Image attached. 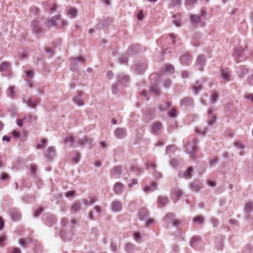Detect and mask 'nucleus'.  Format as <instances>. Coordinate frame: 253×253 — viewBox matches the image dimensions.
I'll list each match as a JSON object with an SVG mask.
<instances>
[{
    "instance_id": "1",
    "label": "nucleus",
    "mask_w": 253,
    "mask_h": 253,
    "mask_svg": "<svg viewBox=\"0 0 253 253\" xmlns=\"http://www.w3.org/2000/svg\"><path fill=\"white\" fill-rule=\"evenodd\" d=\"M191 140V139H185L184 140V144L186 152L193 157L197 148V144L198 141L196 138L192 140V142Z\"/></svg>"
},
{
    "instance_id": "2",
    "label": "nucleus",
    "mask_w": 253,
    "mask_h": 253,
    "mask_svg": "<svg viewBox=\"0 0 253 253\" xmlns=\"http://www.w3.org/2000/svg\"><path fill=\"white\" fill-rule=\"evenodd\" d=\"M85 59L84 57H71L70 58V69L73 71H78L79 63L84 64Z\"/></svg>"
},
{
    "instance_id": "3",
    "label": "nucleus",
    "mask_w": 253,
    "mask_h": 253,
    "mask_svg": "<svg viewBox=\"0 0 253 253\" xmlns=\"http://www.w3.org/2000/svg\"><path fill=\"white\" fill-rule=\"evenodd\" d=\"M165 220L166 221L171 222L174 226H177L180 224V221L175 218V215L172 213H168L165 217Z\"/></svg>"
},
{
    "instance_id": "4",
    "label": "nucleus",
    "mask_w": 253,
    "mask_h": 253,
    "mask_svg": "<svg viewBox=\"0 0 253 253\" xmlns=\"http://www.w3.org/2000/svg\"><path fill=\"white\" fill-rule=\"evenodd\" d=\"M111 211L114 212H119L122 209V203L121 201L115 200L111 204Z\"/></svg>"
},
{
    "instance_id": "5",
    "label": "nucleus",
    "mask_w": 253,
    "mask_h": 253,
    "mask_svg": "<svg viewBox=\"0 0 253 253\" xmlns=\"http://www.w3.org/2000/svg\"><path fill=\"white\" fill-rule=\"evenodd\" d=\"M32 30L35 34L39 35L42 32V29L40 26L39 22L37 20H33L31 23Z\"/></svg>"
},
{
    "instance_id": "6",
    "label": "nucleus",
    "mask_w": 253,
    "mask_h": 253,
    "mask_svg": "<svg viewBox=\"0 0 253 253\" xmlns=\"http://www.w3.org/2000/svg\"><path fill=\"white\" fill-rule=\"evenodd\" d=\"M126 133V129L125 128H118L114 131V135L118 139L125 138Z\"/></svg>"
},
{
    "instance_id": "7",
    "label": "nucleus",
    "mask_w": 253,
    "mask_h": 253,
    "mask_svg": "<svg viewBox=\"0 0 253 253\" xmlns=\"http://www.w3.org/2000/svg\"><path fill=\"white\" fill-rule=\"evenodd\" d=\"M125 188V185L121 182H118L115 183L113 187V191L117 195H121Z\"/></svg>"
},
{
    "instance_id": "8",
    "label": "nucleus",
    "mask_w": 253,
    "mask_h": 253,
    "mask_svg": "<svg viewBox=\"0 0 253 253\" xmlns=\"http://www.w3.org/2000/svg\"><path fill=\"white\" fill-rule=\"evenodd\" d=\"M43 7L46 11H49L50 13H53L57 10V5L49 2L44 3Z\"/></svg>"
},
{
    "instance_id": "9",
    "label": "nucleus",
    "mask_w": 253,
    "mask_h": 253,
    "mask_svg": "<svg viewBox=\"0 0 253 253\" xmlns=\"http://www.w3.org/2000/svg\"><path fill=\"white\" fill-rule=\"evenodd\" d=\"M243 52L244 49L242 47L237 46L234 49L233 56L238 61L242 57Z\"/></svg>"
},
{
    "instance_id": "10",
    "label": "nucleus",
    "mask_w": 253,
    "mask_h": 253,
    "mask_svg": "<svg viewBox=\"0 0 253 253\" xmlns=\"http://www.w3.org/2000/svg\"><path fill=\"white\" fill-rule=\"evenodd\" d=\"M205 57L203 55H199L196 60V66L197 67L198 69L200 70H202V68L205 65Z\"/></svg>"
},
{
    "instance_id": "11",
    "label": "nucleus",
    "mask_w": 253,
    "mask_h": 253,
    "mask_svg": "<svg viewBox=\"0 0 253 253\" xmlns=\"http://www.w3.org/2000/svg\"><path fill=\"white\" fill-rule=\"evenodd\" d=\"M193 101L191 97H186L182 98L180 102V104L181 107H187L192 105Z\"/></svg>"
},
{
    "instance_id": "12",
    "label": "nucleus",
    "mask_w": 253,
    "mask_h": 253,
    "mask_svg": "<svg viewBox=\"0 0 253 253\" xmlns=\"http://www.w3.org/2000/svg\"><path fill=\"white\" fill-rule=\"evenodd\" d=\"M221 78L226 81L231 80L230 71L228 68L221 70L220 72Z\"/></svg>"
},
{
    "instance_id": "13",
    "label": "nucleus",
    "mask_w": 253,
    "mask_h": 253,
    "mask_svg": "<svg viewBox=\"0 0 253 253\" xmlns=\"http://www.w3.org/2000/svg\"><path fill=\"white\" fill-rule=\"evenodd\" d=\"M162 124L160 122H156L154 123L151 127V132L152 133L158 132L162 128Z\"/></svg>"
},
{
    "instance_id": "14",
    "label": "nucleus",
    "mask_w": 253,
    "mask_h": 253,
    "mask_svg": "<svg viewBox=\"0 0 253 253\" xmlns=\"http://www.w3.org/2000/svg\"><path fill=\"white\" fill-rule=\"evenodd\" d=\"M208 113L209 116H211V117H210V116L209 117V119L208 120V124L209 126H212L214 124L216 121V117L215 116H212L213 111L212 109L211 108L209 109Z\"/></svg>"
},
{
    "instance_id": "15",
    "label": "nucleus",
    "mask_w": 253,
    "mask_h": 253,
    "mask_svg": "<svg viewBox=\"0 0 253 253\" xmlns=\"http://www.w3.org/2000/svg\"><path fill=\"white\" fill-rule=\"evenodd\" d=\"M191 56L189 53L185 54L180 58V61L183 65L188 64L191 61Z\"/></svg>"
},
{
    "instance_id": "16",
    "label": "nucleus",
    "mask_w": 253,
    "mask_h": 253,
    "mask_svg": "<svg viewBox=\"0 0 253 253\" xmlns=\"http://www.w3.org/2000/svg\"><path fill=\"white\" fill-rule=\"evenodd\" d=\"M92 139L88 137H84L78 140L77 144L78 146H82L85 144H91L92 142Z\"/></svg>"
},
{
    "instance_id": "17",
    "label": "nucleus",
    "mask_w": 253,
    "mask_h": 253,
    "mask_svg": "<svg viewBox=\"0 0 253 253\" xmlns=\"http://www.w3.org/2000/svg\"><path fill=\"white\" fill-rule=\"evenodd\" d=\"M10 215L12 219L14 221H17L21 218V213L17 209L11 210Z\"/></svg>"
},
{
    "instance_id": "18",
    "label": "nucleus",
    "mask_w": 253,
    "mask_h": 253,
    "mask_svg": "<svg viewBox=\"0 0 253 253\" xmlns=\"http://www.w3.org/2000/svg\"><path fill=\"white\" fill-rule=\"evenodd\" d=\"M122 167H116L111 170V175L114 177L119 178L122 173Z\"/></svg>"
},
{
    "instance_id": "19",
    "label": "nucleus",
    "mask_w": 253,
    "mask_h": 253,
    "mask_svg": "<svg viewBox=\"0 0 253 253\" xmlns=\"http://www.w3.org/2000/svg\"><path fill=\"white\" fill-rule=\"evenodd\" d=\"M83 95V92L79 91L78 95L73 98L74 102L79 106H83L84 102L81 99V96Z\"/></svg>"
},
{
    "instance_id": "20",
    "label": "nucleus",
    "mask_w": 253,
    "mask_h": 253,
    "mask_svg": "<svg viewBox=\"0 0 253 253\" xmlns=\"http://www.w3.org/2000/svg\"><path fill=\"white\" fill-rule=\"evenodd\" d=\"M148 215V211L146 209L143 208L139 210L138 216L140 220H145L147 217Z\"/></svg>"
},
{
    "instance_id": "21",
    "label": "nucleus",
    "mask_w": 253,
    "mask_h": 253,
    "mask_svg": "<svg viewBox=\"0 0 253 253\" xmlns=\"http://www.w3.org/2000/svg\"><path fill=\"white\" fill-rule=\"evenodd\" d=\"M16 87L15 86H9L6 90V94L8 96L12 98H14L16 95Z\"/></svg>"
},
{
    "instance_id": "22",
    "label": "nucleus",
    "mask_w": 253,
    "mask_h": 253,
    "mask_svg": "<svg viewBox=\"0 0 253 253\" xmlns=\"http://www.w3.org/2000/svg\"><path fill=\"white\" fill-rule=\"evenodd\" d=\"M190 188L194 192H198L201 188V183L198 181H193L190 185Z\"/></svg>"
},
{
    "instance_id": "23",
    "label": "nucleus",
    "mask_w": 253,
    "mask_h": 253,
    "mask_svg": "<svg viewBox=\"0 0 253 253\" xmlns=\"http://www.w3.org/2000/svg\"><path fill=\"white\" fill-rule=\"evenodd\" d=\"M147 69V65L145 64L137 65L135 66V72L137 74H143Z\"/></svg>"
},
{
    "instance_id": "24",
    "label": "nucleus",
    "mask_w": 253,
    "mask_h": 253,
    "mask_svg": "<svg viewBox=\"0 0 253 253\" xmlns=\"http://www.w3.org/2000/svg\"><path fill=\"white\" fill-rule=\"evenodd\" d=\"M190 21L193 24L200 23L201 21V17L197 15L191 14L190 16Z\"/></svg>"
},
{
    "instance_id": "25",
    "label": "nucleus",
    "mask_w": 253,
    "mask_h": 253,
    "mask_svg": "<svg viewBox=\"0 0 253 253\" xmlns=\"http://www.w3.org/2000/svg\"><path fill=\"white\" fill-rule=\"evenodd\" d=\"M172 22L177 27L181 26V15L180 14H174L172 16Z\"/></svg>"
},
{
    "instance_id": "26",
    "label": "nucleus",
    "mask_w": 253,
    "mask_h": 253,
    "mask_svg": "<svg viewBox=\"0 0 253 253\" xmlns=\"http://www.w3.org/2000/svg\"><path fill=\"white\" fill-rule=\"evenodd\" d=\"M60 18V15H57L53 17L50 20L48 21V26L49 27H55L57 26L56 21L59 20Z\"/></svg>"
},
{
    "instance_id": "27",
    "label": "nucleus",
    "mask_w": 253,
    "mask_h": 253,
    "mask_svg": "<svg viewBox=\"0 0 253 253\" xmlns=\"http://www.w3.org/2000/svg\"><path fill=\"white\" fill-rule=\"evenodd\" d=\"M96 201V199L95 197H89L88 199H83L82 202L84 205L87 206L94 204Z\"/></svg>"
},
{
    "instance_id": "28",
    "label": "nucleus",
    "mask_w": 253,
    "mask_h": 253,
    "mask_svg": "<svg viewBox=\"0 0 253 253\" xmlns=\"http://www.w3.org/2000/svg\"><path fill=\"white\" fill-rule=\"evenodd\" d=\"M77 9L75 7H71L67 12V15L71 18H75L77 15Z\"/></svg>"
},
{
    "instance_id": "29",
    "label": "nucleus",
    "mask_w": 253,
    "mask_h": 253,
    "mask_svg": "<svg viewBox=\"0 0 253 253\" xmlns=\"http://www.w3.org/2000/svg\"><path fill=\"white\" fill-rule=\"evenodd\" d=\"M56 222V218L54 216L52 215H49L47 216L45 221V224L49 226H52Z\"/></svg>"
},
{
    "instance_id": "30",
    "label": "nucleus",
    "mask_w": 253,
    "mask_h": 253,
    "mask_svg": "<svg viewBox=\"0 0 253 253\" xmlns=\"http://www.w3.org/2000/svg\"><path fill=\"white\" fill-rule=\"evenodd\" d=\"M157 185L156 183L153 182L151 185L145 186L144 188V191L147 193L153 192L157 188Z\"/></svg>"
},
{
    "instance_id": "31",
    "label": "nucleus",
    "mask_w": 253,
    "mask_h": 253,
    "mask_svg": "<svg viewBox=\"0 0 253 253\" xmlns=\"http://www.w3.org/2000/svg\"><path fill=\"white\" fill-rule=\"evenodd\" d=\"M10 63L9 62H3L0 65V72H3L6 71L9 67Z\"/></svg>"
},
{
    "instance_id": "32",
    "label": "nucleus",
    "mask_w": 253,
    "mask_h": 253,
    "mask_svg": "<svg viewBox=\"0 0 253 253\" xmlns=\"http://www.w3.org/2000/svg\"><path fill=\"white\" fill-rule=\"evenodd\" d=\"M118 80L119 82L127 83L129 81V78L127 75L121 73L118 75Z\"/></svg>"
},
{
    "instance_id": "33",
    "label": "nucleus",
    "mask_w": 253,
    "mask_h": 253,
    "mask_svg": "<svg viewBox=\"0 0 253 253\" xmlns=\"http://www.w3.org/2000/svg\"><path fill=\"white\" fill-rule=\"evenodd\" d=\"M55 149L54 147H50L47 151L46 156L48 159H51L55 155Z\"/></svg>"
},
{
    "instance_id": "34",
    "label": "nucleus",
    "mask_w": 253,
    "mask_h": 253,
    "mask_svg": "<svg viewBox=\"0 0 253 253\" xmlns=\"http://www.w3.org/2000/svg\"><path fill=\"white\" fill-rule=\"evenodd\" d=\"M201 85L202 83L198 81L196 82L195 84L193 86V90L196 94L201 90Z\"/></svg>"
},
{
    "instance_id": "35",
    "label": "nucleus",
    "mask_w": 253,
    "mask_h": 253,
    "mask_svg": "<svg viewBox=\"0 0 253 253\" xmlns=\"http://www.w3.org/2000/svg\"><path fill=\"white\" fill-rule=\"evenodd\" d=\"M168 199L166 197L160 196L158 198V205H161L162 207H163L166 205L168 203Z\"/></svg>"
},
{
    "instance_id": "36",
    "label": "nucleus",
    "mask_w": 253,
    "mask_h": 253,
    "mask_svg": "<svg viewBox=\"0 0 253 253\" xmlns=\"http://www.w3.org/2000/svg\"><path fill=\"white\" fill-rule=\"evenodd\" d=\"M135 246L130 243H127L125 246V251L127 253H131L133 250L134 249Z\"/></svg>"
},
{
    "instance_id": "37",
    "label": "nucleus",
    "mask_w": 253,
    "mask_h": 253,
    "mask_svg": "<svg viewBox=\"0 0 253 253\" xmlns=\"http://www.w3.org/2000/svg\"><path fill=\"white\" fill-rule=\"evenodd\" d=\"M201 241V239L199 237H198V236H195V237H193L192 239H191V241L190 242V246L194 248L195 247H196L199 242H200Z\"/></svg>"
},
{
    "instance_id": "38",
    "label": "nucleus",
    "mask_w": 253,
    "mask_h": 253,
    "mask_svg": "<svg viewBox=\"0 0 253 253\" xmlns=\"http://www.w3.org/2000/svg\"><path fill=\"white\" fill-rule=\"evenodd\" d=\"M193 171V169L192 167L189 168L186 171L182 174V177L188 179L191 177V173Z\"/></svg>"
},
{
    "instance_id": "39",
    "label": "nucleus",
    "mask_w": 253,
    "mask_h": 253,
    "mask_svg": "<svg viewBox=\"0 0 253 253\" xmlns=\"http://www.w3.org/2000/svg\"><path fill=\"white\" fill-rule=\"evenodd\" d=\"M171 194L179 198L182 195V191L178 188H175L171 190Z\"/></svg>"
},
{
    "instance_id": "40",
    "label": "nucleus",
    "mask_w": 253,
    "mask_h": 253,
    "mask_svg": "<svg viewBox=\"0 0 253 253\" xmlns=\"http://www.w3.org/2000/svg\"><path fill=\"white\" fill-rule=\"evenodd\" d=\"M150 90L154 94V95L157 96L159 94L160 90L157 84L151 86L150 87Z\"/></svg>"
},
{
    "instance_id": "41",
    "label": "nucleus",
    "mask_w": 253,
    "mask_h": 253,
    "mask_svg": "<svg viewBox=\"0 0 253 253\" xmlns=\"http://www.w3.org/2000/svg\"><path fill=\"white\" fill-rule=\"evenodd\" d=\"M65 141L69 142L71 147H74L76 146L74 142V138L72 135H68L65 138Z\"/></svg>"
},
{
    "instance_id": "42",
    "label": "nucleus",
    "mask_w": 253,
    "mask_h": 253,
    "mask_svg": "<svg viewBox=\"0 0 253 253\" xmlns=\"http://www.w3.org/2000/svg\"><path fill=\"white\" fill-rule=\"evenodd\" d=\"M253 211V204L251 202H248L245 206V212L249 214Z\"/></svg>"
},
{
    "instance_id": "43",
    "label": "nucleus",
    "mask_w": 253,
    "mask_h": 253,
    "mask_svg": "<svg viewBox=\"0 0 253 253\" xmlns=\"http://www.w3.org/2000/svg\"><path fill=\"white\" fill-rule=\"evenodd\" d=\"M23 101L24 103L26 104L30 108H35L36 107L35 103L32 100H27L24 98L23 99Z\"/></svg>"
},
{
    "instance_id": "44",
    "label": "nucleus",
    "mask_w": 253,
    "mask_h": 253,
    "mask_svg": "<svg viewBox=\"0 0 253 253\" xmlns=\"http://www.w3.org/2000/svg\"><path fill=\"white\" fill-rule=\"evenodd\" d=\"M81 208V205L80 202H75L72 207V210L76 211H80Z\"/></svg>"
},
{
    "instance_id": "45",
    "label": "nucleus",
    "mask_w": 253,
    "mask_h": 253,
    "mask_svg": "<svg viewBox=\"0 0 253 253\" xmlns=\"http://www.w3.org/2000/svg\"><path fill=\"white\" fill-rule=\"evenodd\" d=\"M36 119V117L34 116H33L30 114L27 115L23 119V121L25 123H28L30 121H32L35 120Z\"/></svg>"
},
{
    "instance_id": "46",
    "label": "nucleus",
    "mask_w": 253,
    "mask_h": 253,
    "mask_svg": "<svg viewBox=\"0 0 253 253\" xmlns=\"http://www.w3.org/2000/svg\"><path fill=\"white\" fill-rule=\"evenodd\" d=\"M182 0H170V5L172 7H179Z\"/></svg>"
},
{
    "instance_id": "47",
    "label": "nucleus",
    "mask_w": 253,
    "mask_h": 253,
    "mask_svg": "<svg viewBox=\"0 0 253 253\" xmlns=\"http://www.w3.org/2000/svg\"><path fill=\"white\" fill-rule=\"evenodd\" d=\"M207 128L206 127H204L203 128H196L195 129V132L197 134L204 135L205 133L207 132Z\"/></svg>"
},
{
    "instance_id": "48",
    "label": "nucleus",
    "mask_w": 253,
    "mask_h": 253,
    "mask_svg": "<svg viewBox=\"0 0 253 253\" xmlns=\"http://www.w3.org/2000/svg\"><path fill=\"white\" fill-rule=\"evenodd\" d=\"M165 71L166 72L172 73L174 72V67L170 64L166 65L165 66Z\"/></svg>"
},
{
    "instance_id": "49",
    "label": "nucleus",
    "mask_w": 253,
    "mask_h": 253,
    "mask_svg": "<svg viewBox=\"0 0 253 253\" xmlns=\"http://www.w3.org/2000/svg\"><path fill=\"white\" fill-rule=\"evenodd\" d=\"M240 69L241 71H238V74H239L240 77L241 78L247 73V69L244 66L240 67Z\"/></svg>"
},
{
    "instance_id": "50",
    "label": "nucleus",
    "mask_w": 253,
    "mask_h": 253,
    "mask_svg": "<svg viewBox=\"0 0 253 253\" xmlns=\"http://www.w3.org/2000/svg\"><path fill=\"white\" fill-rule=\"evenodd\" d=\"M194 221L199 224H202L204 221V218L201 215L197 216L194 219Z\"/></svg>"
},
{
    "instance_id": "51",
    "label": "nucleus",
    "mask_w": 253,
    "mask_h": 253,
    "mask_svg": "<svg viewBox=\"0 0 253 253\" xmlns=\"http://www.w3.org/2000/svg\"><path fill=\"white\" fill-rule=\"evenodd\" d=\"M175 147L174 145H169L166 148V153L169 154L175 151Z\"/></svg>"
},
{
    "instance_id": "52",
    "label": "nucleus",
    "mask_w": 253,
    "mask_h": 253,
    "mask_svg": "<svg viewBox=\"0 0 253 253\" xmlns=\"http://www.w3.org/2000/svg\"><path fill=\"white\" fill-rule=\"evenodd\" d=\"M127 57L124 55L120 56L119 59V62L121 64H126L127 62Z\"/></svg>"
},
{
    "instance_id": "53",
    "label": "nucleus",
    "mask_w": 253,
    "mask_h": 253,
    "mask_svg": "<svg viewBox=\"0 0 253 253\" xmlns=\"http://www.w3.org/2000/svg\"><path fill=\"white\" fill-rule=\"evenodd\" d=\"M171 105V103L168 102L165 104V105H162L160 107V109L161 111H166Z\"/></svg>"
},
{
    "instance_id": "54",
    "label": "nucleus",
    "mask_w": 253,
    "mask_h": 253,
    "mask_svg": "<svg viewBox=\"0 0 253 253\" xmlns=\"http://www.w3.org/2000/svg\"><path fill=\"white\" fill-rule=\"evenodd\" d=\"M197 0H186L185 1V6L186 7H189L192 5H193L194 3L196 2Z\"/></svg>"
},
{
    "instance_id": "55",
    "label": "nucleus",
    "mask_w": 253,
    "mask_h": 253,
    "mask_svg": "<svg viewBox=\"0 0 253 253\" xmlns=\"http://www.w3.org/2000/svg\"><path fill=\"white\" fill-rule=\"evenodd\" d=\"M218 162V159L216 157L212 158L210 162L211 167L214 166Z\"/></svg>"
},
{
    "instance_id": "56",
    "label": "nucleus",
    "mask_w": 253,
    "mask_h": 253,
    "mask_svg": "<svg viewBox=\"0 0 253 253\" xmlns=\"http://www.w3.org/2000/svg\"><path fill=\"white\" fill-rule=\"evenodd\" d=\"M43 211V208H40L38 209H37L34 213V217H37L39 216L42 212Z\"/></svg>"
},
{
    "instance_id": "57",
    "label": "nucleus",
    "mask_w": 253,
    "mask_h": 253,
    "mask_svg": "<svg viewBox=\"0 0 253 253\" xmlns=\"http://www.w3.org/2000/svg\"><path fill=\"white\" fill-rule=\"evenodd\" d=\"M178 164V162L176 159H172L170 161V165L172 167H176Z\"/></svg>"
},
{
    "instance_id": "58",
    "label": "nucleus",
    "mask_w": 253,
    "mask_h": 253,
    "mask_svg": "<svg viewBox=\"0 0 253 253\" xmlns=\"http://www.w3.org/2000/svg\"><path fill=\"white\" fill-rule=\"evenodd\" d=\"M217 98H218V94L217 92H214L212 94V96H211V101L213 102V103H214L216 101L217 99Z\"/></svg>"
},
{
    "instance_id": "59",
    "label": "nucleus",
    "mask_w": 253,
    "mask_h": 253,
    "mask_svg": "<svg viewBox=\"0 0 253 253\" xmlns=\"http://www.w3.org/2000/svg\"><path fill=\"white\" fill-rule=\"evenodd\" d=\"M112 91L113 93H115L118 91V84L114 83L112 86Z\"/></svg>"
},
{
    "instance_id": "60",
    "label": "nucleus",
    "mask_w": 253,
    "mask_h": 253,
    "mask_svg": "<svg viewBox=\"0 0 253 253\" xmlns=\"http://www.w3.org/2000/svg\"><path fill=\"white\" fill-rule=\"evenodd\" d=\"M169 40L171 42L172 44H174L175 43V40L174 35L173 34H170L169 35Z\"/></svg>"
},
{
    "instance_id": "61",
    "label": "nucleus",
    "mask_w": 253,
    "mask_h": 253,
    "mask_svg": "<svg viewBox=\"0 0 253 253\" xmlns=\"http://www.w3.org/2000/svg\"><path fill=\"white\" fill-rule=\"evenodd\" d=\"M80 159V154L79 153H77L73 159V161L75 164H77L79 163Z\"/></svg>"
},
{
    "instance_id": "62",
    "label": "nucleus",
    "mask_w": 253,
    "mask_h": 253,
    "mask_svg": "<svg viewBox=\"0 0 253 253\" xmlns=\"http://www.w3.org/2000/svg\"><path fill=\"white\" fill-rule=\"evenodd\" d=\"M176 113V110L174 108H173L170 112H169V115L171 117H175Z\"/></svg>"
},
{
    "instance_id": "63",
    "label": "nucleus",
    "mask_w": 253,
    "mask_h": 253,
    "mask_svg": "<svg viewBox=\"0 0 253 253\" xmlns=\"http://www.w3.org/2000/svg\"><path fill=\"white\" fill-rule=\"evenodd\" d=\"M137 183V179L136 178H133L131 180V183L128 184V187L129 188L132 187L134 185H136Z\"/></svg>"
},
{
    "instance_id": "64",
    "label": "nucleus",
    "mask_w": 253,
    "mask_h": 253,
    "mask_svg": "<svg viewBox=\"0 0 253 253\" xmlns=\"http://www.w3.org/2000/svg\"><path fill=\"white\" fill-rule=\"evenodd\" d=\"M140 238L141 236L139 233L135 232L134 233V239L136 242H139V240L140 239Z\"/></svg>"
}]
</instances>
